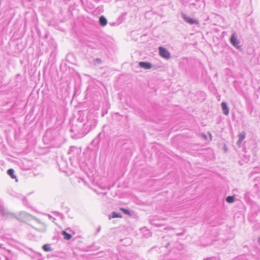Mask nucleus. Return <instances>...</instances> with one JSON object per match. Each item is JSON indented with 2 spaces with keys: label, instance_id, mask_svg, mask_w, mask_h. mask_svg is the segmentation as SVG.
Instances as JSON below:
<instances>
[{
  "label": "nucleus",
  "instance_id": "obj_11",
  "mask_svg": "<svg viewBox=\"0 0 260 260\" xmlns=\"http://www.w3.org/2000/svg\"><path fill=\"white\" fill-rule=\"evenodd\" d=\"M43 249L45 251H49L51 250V248L48 244H45L43 245Z\"/></svg>",
  "mask_w": 260,
  "mask_h": 260
},
{
  "label": "nucleus",
  "instance_id": "obj_8",
  "mask_svg": "<svg viewBox=\"0 0 260 260\" xmlns=\"http://www.w3.org/2000/svg\"><path fill=\"white\" fill-rule=\"evenodd\" d=\"M7 173L12 179L16 178L15 175H14V170L12 169H9L7 171Z\"/></svg>",
  "mask_w": 260,
  "mask_h": 260
},
{
  "label": "nucleus",
  "instance_id": "obj_4",
  "mask_svg": "<svg viewBox=\"0 0 260 260\" xmlns=\"http://www.w3.org/2000/svg\"><path fill=\"white\" fill-rule=\"evenodd\" d=\"M139 65L141 68L145 69H150L152 67L150 63L146 62H140Z\"/></svg>",
  "mask_w": 260,
  "mask_h": 260
},
{
  "label": "nucleus",
  "instance_id": "obj_5",
  "mask_svg": "<svg viewBox=\"0 0 260 260\" xmlns=\"http://www.w3.org/2000/svg\"><path fill=\"white\" fill-rule=\"evenodd\" d=\"M221 108L224 114L228 115L229 113V110L226 104L224 102L221 103Z\"/></svg>",
  "mask_w": 260,
  "mask_h": 260
},
{
  "label": "nucleus",
  "instance_id": "obj_10",
  "mask_svg": "<svg viewBox=\"0 0 260 260\" xmlns=\"http://www.w3.org/2000/svg\"><path fill=\"white\" fill-rule=\"evenodd\" d=\"M226 201L229 203H232L234 202V197L233 196H228L226 199Z\"/></svg>",
  "mask_w": 260,
  "mask_h": 260
},
{
  "label": "nucleus",
  "instance_id": "obj_1",
  "mask_svg": "<svg viewBox=\"0 0 260 260\" xmlns=\"http://www.w3.org/2000/svg\"><path fill=\"white\" fill-rule=\"evenodd\" d=\"M159 53L162 57L167 59H169L170 57V53L162 47H159Z\"/></svg>",
  "mask_w": 260,
  "mask_h": 260
},
{
  "label": "nucleus",
  "instance_id": "obj_7",
  "mask_svg": "<svg viewBox=\"0 0 260 260\" xmlns=\"http://www.w3.org/2000/svg\"><path fill=\"white\" fill-rule=\"evenodd\" d=\"M62 234L64 236V239L66 240H70L72 238V235L67 233L65 231H63Z\"/></svg>",
  "mask_w": 260,
  "mask_h": 260
},
{
  "label": "nucleus",
  "instance_id": "obj_2",
  "mask_svg": "<svg viewBox=\"0 0 260 260\" xmlns=\"http://www.w3.org/2000/svg\"><path fill=\"white\" fill-rule=\"evenodd\" d=\"M182 17L184 19V20L187 23L190 24H194V23H196V24H198V21L196 20H194L192 18H191L190 17H187V16H186L184 14H183L182 15Z\"/></svg>",
  "mask_w": 260,
  "mask_h": 260
},
{
  "label": "nucleus",
  "instance_id": "obj_6",
  "mask_svg": "<svg viewBox=\"0 0 260 260\" xmlns=\"http://www.w3.org/2000/svg\"><path fill=\"white\" fill-rule=\"evenodd\" d=\"M99 21H100V24L103 26L106 25L107 24V20L106 18L103 16H102L100 17Z\"/></svg>",
  "mask_w": 260,
  "mask_h": 260
},
{
  "label": "nucleus",
  "instance_id": "obj_13",
  "mask_svg": "<svg viewBox=\"0 0 260 260\" xmlns=\"http://www.w3.org/2000/svg\"><path fill=\"white\" fill-rule=\"evenodd\" d=\"M120 210H121L123 212H124L125 214H127L128 215H131L130 212L127 210L123 208H121Z\"/></svg>",
  "mask_w": 260,
  "mask_h": 260
},
{
  "label": "nucleus",
  "instance_id": "obj_9",
  "mask_svg": "<svg viewBox=\"0 0 260 260\" xmlns=\"http://www.w3.org/2000/svg\"><path fill=\"white\" fill-rule=\"evenodd\" d=\"M245 134L244 133H241L239 135V141L238 142L239 145L241 143V142L245 139Z\"/></svg>",
  "mask_w": 260,
  "mask_h": 260
},
{
  "label": "nucleus",
  "instance_id": "obj_14",
  "mask_svg": "<svg viewBox=\"0 0 260 260\" xmlns=\"http://www.w3.org/2000/svg\"><path fill=\"white\" fill-rule=\"evenodd\" d=\"M258 242L260 243V238L258 239Z\"/></svg>",
  "mask_w": 260,
  "mask_h": 260
},
{
  "label": "nucleus",
  "instance_id": "obj_12",
  "mask_svg": "<svg viewBox=\"0 0 260 260\" xmlns=\"http://www.w3.org/2000/svg\"><path fill=\"white\" fill-rule=\"evenodd\" d=\"M122 217V216L119 214H118L117 213H116L115 212H113L112 213V218H121Z\"/></svg>",
  "mask_w": 260,
  "mask_h": 260
},
{
  "label": "nucleus",
  "instance_id": "obj_3",
  "mask_svg": "<svg viewBox=\"0 0 260 260\" xmlns=\"http://www.w3.org/2000/svg\"><path fill=\"white\" fill-rule=\"evenodd\" d=\"M231 43L235 47H239V42L235 35H233L231 38Z\"/></svg>",
  "mask_w": 260,
  "mask_h": 260
}]
</instances>
